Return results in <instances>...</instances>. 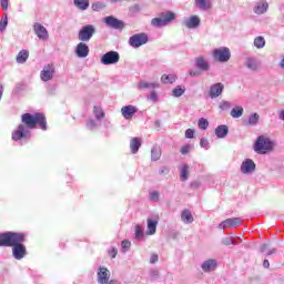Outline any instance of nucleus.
<instances>
[{
  "label": "nucleus",
  "instance_id": "obj_63",
  "mask_svg": "<svg viewBox=\"0 0 284 284\" xmlns=\"http://www.w3.org/2000/svg\"><path fill=\"white\" fill-rule=\"evenodd\" d=\"M280 68L281 70H284V57L282 58V60L280 61Z\"/></svg>",
  "mask_w": 284,
  "mask_h": 284
},
{
  "label": "nucleus",
  "instance_id": "obj_41",
  "mask_svg": "<svg viewBox=\"0 0 284 284\" xmlns=\"http://www.w3.org/2000/svg\"><path fill=\"white\" fill-rule=\"evenodd\" d=\"M189 172H190V166H187V164H183L181 168V175H180L181 181H185L187 179Z\"/></svg>",
  "mask_w": 284,
  "mask_h": 284
},
{
  "label": "nucleus",
  "instance_id": "obj_27",
  "mask_svg": "<svg viewBox=\"0 0 284 284\" xmlns=\"http://www.w3.org/2000/svg\"><path fill=\"white\" fill-rule=\"evenodd\" d=\"M160 17L163 19L165 26H169V23H172L176 19V14L171 11L162 12Z\"/></svg>",
  "mask_w": 284,
  "mask_h": 284
},
{
  "label": "nucleus",
  "instance_id": "obj_21",
  "mask_svg": "<svg viewBox=\"0 0 284 284\" xmlns=\"http://www.w3.org/2000/svg\"><path fill=\"white\" fill-rule=\"evenodd\" d=\"M267 8H270V4H267L265 0H262L255 3L253 10L255 14H265V12H267Z\"/></svg>",
  "mask_w": 284,
  "mask_h": 284
},
{
  "label": "nucleus",
  "instance_id": "obj_13",
  "mask_svg": "<svg viewBox=\"0 0 284 284\" xmlns=\"http://www.w3.org/2000/svg\"><path fill=\"white\" fill-rule=\"evenodd\" d=\"M74 53L77 54L78 59H85L90 54V47H88L85 42H80L77 44Z\"/></svg>",
  "mask_w": 284,
  "mask_h": 284
},
{
  "label": "nucleus",
  "instance_id": "obj_47",
  "mask_svg": "<svg viewBox=\"0 0 284 284\" xmlns=\"http://www.w3.org/2000/svg\"><path fill=\"white\" fill-rule=\"evenodd\" d=\"M220 110H230L232 103L230 101H222L219 105Z\"/></svg>",
  "mask_w": 284,
  "mask_h": 284
},
{
  "label": "nucleus",
  "instance_id": "obj_29",
  "mask_svg": "<svg viewBox=\"0 0 284 284\" xmlns=\"http://www.w3.org/2000/svg\"><path fill=\"white\" fill-rule=\"evenodd\" d=\"M141 148V139L139 138H133L130 141V150L132 154H136L139 152V149Z\"/></svg>",
  "mask_w": 284,
  "mask_h": 284
},
{
  "label": "nucleus",
  "instance_id": "obj_32",
  "mask_svg": "<svg viewBox=\"0 0 284 284\" xmlns=\"http://www.w3.org/2000/svg\"><path fill=\"white\" fill-rule=\"evenodd\" d=\"M29 57L30 52H28V50H21L17 55V63H26Z\"/></svg>",
  "mask_w": 284,
  "mask_h": 284
},
{
  "label": "nucleus",
  "instance_id": "obj_9",
  "mask_svg": "<svg viewBox=\"0 0 284 284\" xmlns=\"http://www.w3.org/2000/svg\"><path fill=\"white\" fill-rule=\"evenodd\" d=\"M256 170V163L252 159H245L240 168L242 174H252Z\"/></svg>",
  "mask_w": 284,
  "mask_h": 284
},
{
  "label": "nucleus",
  "instance_id": "obj_28",
  "mask_svg": "<svg viewBox=\"0 0 284 284\" xmlns=\"http://www.w3.org/2000/svg\"><path fill=\"white\" fill-rule=\"evenodd\" d=\"M181 221H183L186 225L194 223V216H192V212H190V210L182 211Z\"/></svg>",
  "mask_w": 284,
  "mask_h": 284
},
{
  "label": "nucleus",
  "instance_id": "obj_18",
  "mask_svg": "<svg viewBox=\"0 0 284 284\" xmlns=\"http://www.w3.org/2000/svg\"><path fill=\"white\" fill-rule=\"evenodd\" d=\"M110 281V270L105 267H99L98 270V283L105 284Z\"/></svg>",
  "mask_w": 284,
  "mask_h": 284
},
{
  "label": "nucleus",
  "instance_id": "obj_39",
  "mask_svg": "<svg viewBox=\"0 0 284 284\" xmlns=\"http://www.w3.org/2000/svg\"><path fill=\"white\" fill-rule=\"evenodd\" d=\"M254 45L257 50L265 48V38L258 36L254 39Z\"/></svg>",
  "mask_w": 284,
  "mask_h": 284
},
{
  "label": "nucleus",
  "instance_id": "obj_46",
  "mask_svg": "<svg viewBox=\"0 0 284 284\" xmlns=\"http://www.w3.org/2000/svg\"><path fill=\"white\" fill-rule=\"evenodd\" d=\"M222 244L227 246V245H237L239 243L234 241V237L230 236V237H224L222 240Z\"/></svg>",
  "mask_w": 284,
  "mask_h": 284
},
{
  "label": "nucleus",
  "instance_id": "obj_6",
  "mask_svg": "<svg viewBox=\"0 0 284 284\" xmlns=\"http://www.w3.org/2000/svg\"><path fill=\"white\" fill-rule=\"evenodd\" d=\"M150 41V38L146 33H135L129 39V44L131 48H141V45H145Z\"/></svg>",
  "mask_w": 284,
  "mask_h": 284
},
{
  "label": "nucleus",
  "instance_id": "obj_33",
  "mask_svg": "<svg viewBox=\"0 0 284 284\" xmlns=\"http://www.w3.org/2000/svg\"><path fill=\"white\" fill-rule=\"evenodd\" d=\"M93 114L97 119V121H101V119L105 118V112H103V108L95 105L93 106Z\"/></svg>",
  "mask_w": 284,
  "mask_h": 284
},
{
  "label": "nucleus",
  "instance_id": "obj_16",
  "mask_svg": "<svg viewBox=\"0 0 284 284\" xmlns=\"http://www.w3.org/2000/svg\"><path fill=\"white\" fill-rule=\"evenodd\" d=\"M241 225L240 217L226 219L219 224L220 230H227V227H239Z\"/></svg>",
  "mask_w": 284,
  "mask_h": 284
},
{
  "label": "nucleus",
  "instance_id": "obj_19",
  "mask_svg": "<svg viewBox=\"0 0 284 284\" xmlns=\"http://www.w3.org/2000/svg\"><path fill=\"white\" fill-rule=\"evenodd\" d=\"M195 65L199 70H202V72H207L210 70V62H207V59L203 55L195 59Z\"/></svg>",
  "mask_w": 284,
  "mask_h": 284
},
{
  "label": "nucleus",
  "instance_id": "obj_25",
  "mask_svg": "<svg viewBox=\"0 0 284 284\" xmlns=\"http://www.w3.org/2000/svg\"><path fill=\"white\" fill-rule=\"evenodd\" d=\"M229 132L230 129H227V125L222 124L215 129V135L217 136V139H225Z\"/></svg>",
  "mask_w": 284,
  "mask_h": 284
},
{
  "label": "nucleus",
  "instance_id": "obj_45",
  "mask_svg": "<svg viewBox=\"0 0 284 284\" xmlns=\"http://www.w3.org/2000/svg\"><path fill=\"white\" fill-rule=\"evenodd\" d=\"M141 12V7L139 4H133L129 8V14L134 17V14H139Z\"/></svg>",
  "mask_w": 284,
  "mask_h": 284
},
{
  "label": "nucleus",
  "instance_id": "obj_43",
  "mask_svg": "<svg viewBox=\"0 0 284 284\" xmlns=\"http://www.w3.org/2000/svg\"><path fill=\"white\" fill-rule=\"evenodd\" d=\"M8 28V13H4V17L0 20V32H6Z\"/></svg>",
  "mask_w": 284,
  "mask_h": 284
},
{
  "label": "nucleus",
  "instance_id": "obj_57",
  "mask_svg": "<svg viewBox=\"0 0 284 284\" xmlns=\"http://www.w3.org/2000/svg\"><path fill=\"white\" fill-rule=\"evenodd\" d=\"M2 10H8V0H1Z\"/></svg>",
  "mask_w": 284,
  "mask_h": 284
},
{
  "label": "nucleus",
  "instance_id": "obj_26",
  "mask_svg": "<svg viewBox=\"0 0 284 284\" xmlns=\"http://www.w3.org/2000/svg\"><path fill=\"white\" fill-rule=\"evenodd\" d=\"M195 6L200 10L207 11L212 8V0H195Z\"/></svg>",
  "mask_w": 284,
  "mask_h": 284
},
{
  "label": "nucleus",
  "instance_id": "obj_54",
  "mask_svg": "<svg viewBox=\"0 0 284 284\" xmlns=\"http://www.w3.org/2000/svg\"><path fill=\"white\" fill-rule=\"evenodd\" d=\"M185 138H186V139H194V130L187 129V130L185 131Z\"/></svg>",
  "mask_w": 284,
  "mask_h": 284
},
{
  "label": "nucleus",
  "instance_id": "obj_23",
  "mask_svg": "<svg viewBox=\"0 0 284 284\" xmlns=\"http://www.w3.org/2000/svg\"><path fill=\"white\" fill-rule=\"evenodd\" d=\"M245 65L248 70H251L252 72H256L258 70V60L256 58H247Z\"/></svg>",
  "mask_w": 284,
  "mask_h": 284
},
{
  "label": "nucleus",
  "instance_id": "obj_35",
  "mask_svg": "<svg viewBox=\"0 0 284 284\" xmlns=\"http://www.w3.org/2000/svg\"><path fill=\"white\" fill-rule=\"evenodd\" d=\"M161 159V148L153 146L151 149V161H159Z\"/></svg>",
  "mask_w": 284,
  "mask_h": 284
},
{
  "label": "nucleus",
  "instance_id": "obj_31",
  "mask_svg": "<svg viewBox=\"0 0 284 284\" xmlns=\"http://www.w3.org/2000/svg\"><path fill=\"white\" fill-rule=\"evenodd\" d=\"M135 241H143L145 233L143 232V226L141 224H136L134 229Z\"/></svg>",
  "mask_w": 284,
  "mask_h": 284
},
{
  "label": "nucleus",
  "instance_id": "obj_59",
  "mask_svg": "<svg viewBox=\"0 0 284 284\" xmlns=\"http://www.w3.org/2000/svg\"><path fill=\"white\" fill-rule=\"evenodd\" d=\"M99 8H101V3L97 2V3L92 4L93 10H99Z\"/></svg>",
  "mask_w": 284,
  "mask_h": 284
},
{
  "label": "nucleus",
  "instance_id": "obj_17",
  "mask_svg": "<svg viewBox=\"0 0 284 284\" xmlns=\"http://www.w3.org/2000/svg\"><path fill=\"white\" fill-rule=\"evenodd\" d=\"M104 23L109 26V28H113V30H123V21L112 16L106 17Z\"/></svg>",
  "mask_w": 284,
  "mask_h": 284
},
{
  "label": "nucleus",
  "instance_id": "obj_12",
  "mask_svg": "<svg viewBox=\"0 0 284 284\" xmlns=\"http://www.w3.org/2000/svg\"><path fill=\"white\" fill-rule=\"evenodd\" d=\"M33 31L37 34L38 39H40L41 41H48L50 37L48 34V29H45V27H43L41 23L36 22L33 26Z\"/></svg>",
  "mask_w": 284,
  "mask_h": 284
},
{
  "label": "nucleus",
  "instance_id": "obj_37",
  "mask_svg": "<svg viewBox=\"0 0 284 284\" xmlns=\"http://www.w3.org/2000/svg\"><path fill=\"white\" fill-rule=\"evenodd\" d=\"M151 26H153V28H163L168 24H165L164 20L160 17V18H153L151 20Z\"/></svg>",
  "mask_w": 284,
  "mask_h": 284
},
{
  "label": "nucleus",
  "instance_id": "obj_15",
  "mask_svg": "<svg viewBox=\"0 0 284 284\" xmlns=\"http://www.w3.org/2000/svg\"><path fill=\"white\" fill-rule=\"evenodd\" d=\"M136 112H139V109L134 105H125L121 109V114L126 121L132 120V116H134Z\"/></svg>",
  "mask_w": 284,
  "mask_h": 284
},
{
  "label": "nucleus",
  "instance_id": "obj_52",
  "mask_svg": "<svg viewBox=\"0 0 284 284\" xmlns=\"http://www.w3.org/2000/svg\"><path fill=\"white\" fill-rule=\"evenodd\" d=\"M150 200L156 203L159 201V191L151 192Z\"/></svg>",
  "mask_w": 284,
  "mask_h": 284
},
{
  "label": "nucleus",
  "instance_id": "obj_24",
  "mask_svg": "<svg viewBox=\"0 0 284 284\" xmlns=\"http://www.w3.org/2000/svg\"><path fill=\"white\" fill-rule=\"evenodd\" d=\"M156 225H159V221L148 219V234L149 236H154L156 234Z\"/></svg>",
  "mask_w": 284,
  "mask_h": 284
},
{
  "label": "nucleus",
  "instance_id": "obj_11",
  "mask_svg": "<svg viewBox=\"0 0 284 284\" xmlns=\"http://www.w3.org/2000/svg\"><path fill=\"white\" fill-rule=\"evenodd\" d=\"M41 81L48 82L54 79V65L48 64L40 72Z\"/></svg>",
  "mask_w": 284,
  "mask_h": 284
},
{
  "label": "nucleus",
  "instance_id": "obj_30",
  "mask_svg": "<svg viewBox=\"0 0 284 284\" xmlns=\"http://www.w3.org/2000/svg\"><path fill=\"white\" fill-rule=\"evenodd\" d=\"M73 4L78 10L84 11L90 8V0H73Z\"/></svg>",
  "mask_w": 284,
  "mask_h": 284
},
{
  "label": "nucleus",
  "instance_id": "obj_61",
  "mask_svg": "<svg viewBox=\"0 0 284 284\" xmlns=\"http://www.w3.org/2000/svg\"><path fill=\"white\" fill-rule=\"evenodd\" d=\"M2 97H3V84L0 83V101H1Z\"/></svg>",
  "mask_w": 284,
  "mask_h": 284
},
{
  "label": "nucleus",
  "instance_id": "obj_49",
  "mask_svg": "<svg viewBox=\"0 0 284 284\" xmlns=\"http://www.w3.org/2000/svg\"><path fill=\"white\" fill-rule=\"evenodd\" d=\"M131 245H132V243L128 240H124L121 243V247L124 252H128V250H130Z\"/></svg>",
  "mask_w": 284,
  "mask_h": 284
},
{
  "label": "nucleus",
  "instance_id": "obj_64",
  "mask_svg": "<svg viewBox=\"0 0 284 284\" xmlns=\"http://www.w3.org/2000/svg\"><path fill=\"white\" fill-rule=\"evenodd\" d=\"M151 276H159V271H151Z\"/></svg>",
  "mask_w": 284,
  "mask_h": 284
},
{
  "label": "nucleus",
  "instance_id": "obj_44",
  "mask_svg": "<svg viewBox=\"0 0 284 284\" xmlns=\"http://www.w3.org/2000/svg\"><path fill=\"white\" fill-rule=\"evenodd\" d=\"M183 94H185V89H183L181 87H176L172 91V97H175L176 99H179V97H183Z\"/></svg>",
  "mask_w": 284,
  "mask_h": 284
},
{
  "label": "nucleus",
  "instance_id": "obj_2",
  "mask_svg": "<svg viewBox=\"0 0 284 284\" xmlns=\"http://www.w3.org/2000/svg\"><path fill=\"white\" fill-rule=\"evenodd\" d=\"M23 241H26V235L22 233H0V247H12V245H17V243H23Z\"/></svg>",
  "mask_w": 284,
  "mask_h": 284
},
{
  "label": "nucleus",
  "instance_id": "obj_60",
  "mask_svg": "<svg viewBox=\"0 0 284 284\" xmlns=\"http://www.w3.org/2000/svg\"><path fill=\"white\" fill-rule=\"evenodd\" d=\"M263 267H265L267 270V267H270V261L264 260Z\"/></svg>",
  "mask_w": 284,
  "mask_h": 284
},
{
  "label": "nucleus",
  "instance_id": "obj_14",
  "mask_svg": "<svg viewBox=\"0 0 284 284\" xmlns=\"http://www.w3.org/2000/svg\"><path fill=\"white\" fill-rule=\"evenodd\" d=\"M223 90H225V87L221 82L211 85L209 91L210 99H219L223 94Z\"/></svg>",
  "mask_w": 284,
  "mask_h": 284
},
{
  "label": "nucleus",
  "instance_id": "obj_50",
  "mask_svg": "<svg viewBox=\"0 0 284 284\" xmlns=\"http://www.w3.org/2000/svg\"><path fill=\"white\" fill-rule=\"evenodd\" d=\"M149 101H152L153 103H156V101H159V94H156V91H152L150 93Z\"/></svg>",
  "mask_w": 284,
  "mask_h": 284
},
{
  "label": "nucleus",
  "instance_id": "obj_20",
  "mask_svg": "<svg viewBox=\"0 0 284 284\" xmlns=\"http://www.w3.org/2000/svg\"><path fill=\"white\" fill-rule=\"evenodd\" d=\"M136 88L138 90H156V88H160V84L158 82H148L145 80H141Z\"/></svg>",
  "mask_w": 284,
  "mask_h": 284
},
{
  "label": "nucleus",
  "instance_id": "obj_48",
  "mask_svg": "<svg viewBox=\"0 0 284 284\" xmlns=\"http://www.w3.org/2000/svg\"><path fill=\"white\" fill-rule=\"evenodd\" d=\"M200 145L201 148H203L204 150H210V141H207V139L202 138L200 141Z\"/></svg>",
  "mask_w": 284,
  "mask_h": 284
},
{
  "label": "nucleus",
  "instance_id": "obj_5",
  "mask_svg": "<svg viewBox=\"0 0 284 284\" xmlns=\"http://www.w3.org/2000/svg\"><path fill=\"white\" fill-rule=\"evenodd\" d=\"M97 32V28L92 24H87L81 28V30L78 33L79 41L88 42L92 37H94V33Z\"/></svg>",
  "mask_w": 284,
  "mask_h": 284
},
{
  "label": "nucleus",
  "instance_id": "obj_53",
  "mask_svg": "<svg viewBox=\"0 0 284 284\" xmlns=\"http://www.w3.org/2000/svg\"><path fill=\"white\" fill-rule=\"evenodd\" d=\"M116 254H119L116 247H111L109 251V255L111 256V258H116Z\"/></svg>",
  "mask_w": 284,
  "mask_h": 284
},
{
  "label": "nucleus",
  "instance_id": "obj_8",
  "mask_svg": "<svg viewBox=\"0 0 284 284\" xmlns=\"http://www.w3.org/2000/svg\"><path fill=\"white\" fill-rule=\"evenodd\" d=\"M182 26L187 28V30H196V28L201 26V18H199V16H191L190 18H185L182 22Z\"/></svg>",
  "mask_w": 284,
  "mask_h": 284
},
{
  "label": "nucleus",
  "instance_id": "obj_51",
  "mask_svg": "<svg viewBox=\"0 0 284 284\" xmlns=\"http://www.w3.org/2000/svg\"><path fill=\"white\" fill-rule=\"evenodd\" d=\"M87 128H88L89 130H95V128H97V121H94L93 119L88 120V122H87Z\"/></svg>",
  "mask_w": 284,
  "mask_h": 284
},
{
  "label": "nucleus",
  "instance_id": "obj_42",
  "mask_svg": "<svg viewBox=\"0 0 284 284\" xmlns=\"http://www.w3.org/2000/svg\"><path fill=\"white\" fill-rule=\"evenodd\" d=\"M197 126L200 128V130H205L206 128H210V122L207 121V119L201 118L197 121Z\"/></svg>",
  "mask_w": 284,
  "mask_h": 284
},
{
  "label": "nucleus",
  "instance_id": "obj_7",
  "mask_svg": "<svg viewBox=\"0 0 284 284\" xmlns=\"http://www.w3.org/2000/svg\"><path fill=\"white\" fill-rule=\"evenodd\" d=\"M121 55L116 51H109L104 53L100 60L102 65H116V62L120 61Z\"/></svg>",
  "mask_w": 284,
  "mask_h": 284
},
{
  "label": "nucleus",
  "instance_id": "obj_3",
  "mask_svg": "<svg viewBox=\"0 0 284 284\" xmlns=\"http://www.w3.org/2000/svg\"><path fill=\"white\" fill-rule=\"evenodd\" d=\"M274 142L264 135L257 138L254 144V151L256 154H267L274 150Z\"/></svg>",
  "mask_w": 284,
  "mask_h": 284
},
{
  "label": "nucleus",
  "instance_id": "obj_34",
  "mask_svg": "<svg viewBox=\"0 0 284 284\" xmlns=\"http://www.w3.org/2000/svg\"><path fill=\"white\" fill-rule=\"evenodd\" d=\"M243 106H235L231 110V116L233 119H241V116H243Z\"/></svg>",
  "mask_w": 284,
  "mask_h": 284
},
{
  "label": "nucleus",
  "instance_id": "obj_56",
  "mask_svg": "<svg viewBox=\"0 0 284 284\" xmlns=\"http://www.w3.org/2000/svg\"><path fill=\"white\" fill-rule=\"evenodd\" d=\"M159 262V255L158 254H151L150 263L154 265V263Z\"/></svg>",
  "mask_w": 284,
  "mask_h": 284
},
{
  "label": "nucleus",
  "instance_id": "obj_4",
  "mask_svg": "<svg viewBox=\"0 0 284 284\" xmlns=\"http://www.w3.org/2000/svg\"><path fill=\"white\" fill-rule=\"evenodd\" d=\"M212 55H213V59L215 61H219L220 63H227V61L232 59V52L227 47L214 49Z\"/></svg>",
  "mask_w": 284,
  "mask_h": 284
},
{
  "label": "nucleus",
  "instance_id": "obj_38",
  "mask_svg": "<svg viewBox=\"0 0 284 284\" xmlns=\"http://www.w3.org/2000/svg\"><path fill=\"white\" fill-rule=\"evenodd\" d=\"M260 252L262 254H266L267 256H272V254H275L276 253V250L273 248V250H270V247L267 246V244H262L260 246Z\"/></svg>",
  "mask_w": 284,
  "mask_h": 284
},
{
  "label": "nucleus",
  "instance_id": "obj_58",
  "mask_svg": "<svg viewBox=\"0 0 284 284\" xmlns=\"http://www.w3.org/2000/svg\"><path fill=\"white\" fill-rule=\"evenodd\" d=\"M189 74H190V77H199V71H194V70H191L190 72H189Z\"/></svg>",
  "mask_w": 284,
  "mask_h": 284
},
{
  "label": "nucleus",
  "instance_id": "obj_1",
  "mask_svg": "<svg viewBox=\"0 0 284 284\" xmlns=\"http://www.w3.org/2000/svg\"><path fill=\"white\" fill-rule=\"evenodd\" d=\"M21 122L16 131L12 133L13 141H21V139H30V130H34L39 125L40 130H48V122L43 113H24L22 114Z\"/></svg>",
  "mask_w": 284,
  "mask_h": 284
},
{
  "label": "nucleus",
  "instance_id": "obj_62",
  "mask_svg": "<svg viewBox=\"0 0 284 284\" xmlns=\"http://www.w3.org/2000/svg\"><path fill=\"white\" fill-rule=\"evenodd\" d=\"M278 119H281V121H284V110L280 111Z\"/></svg>",
  "mask_w": 284,
  "mask_h": 284
},
{
  "label": "nucleus",
  "instance_id": "obj_10",
  "mask_svg": "<svg viewBox=\"0 0 284 284\" xmlns=\"http://www.w3.org/2000/svg\"><path fill=\"white\" fill-rule=\"evenodd\" d=\"M23 242H19L12 245V254L13 258L17 261H21L27 254L26 246L22 244Z\"/></svg>",
  "mask_w": 284,
  "mask_h": 284
},
{
  "label": "nucleus",
  "instance_id": "obj_55",
  "mask_svg": "<svg viewBox=\"0 0 284 284\" xmlns=\"http://www.w3.org/2000/svg\"><path fill=\"white\" fill-rule=\"evenodd\" d=\"M190 150H192V146L190 144H186V145L182 146L181 154H187L190 152Z\"/></svg>",
  "mask_w": 284,
  "mask_h": 284
},
{
  "label": "nucleus",
  "instance_id": "obj_40",
  "mask_svg": "<svg viewBox=\"0 0 284 284\" xmlns=\"http://www.w3.org/2000/svg\"><path fill=\"white\" fill-rule=\"evenodd\" d=\"M162 83H174L176 81V77L174 74H163L161 77Z\"/></svg>",
  "mask_w": 284,
  "mask_h": 284
},
{
  "label": "nucleus",
  "instance_id": "obj_36",
  "mask_svg": "<svg viewBox=\"0 0 284 284\" xmlns=\"http://www.w3.org/2000/svg\"><path fill=\"white\" fill-rule=\"evenodd\" d=\"M261 116L258 115V113H252L248 116L247 125H258Z\"/></svg>",
  "mask_w": 284,
  "mask_h": 284
},
{
  "label": "nucleus",
  "instance_id": "obj_22",
  "mask_svg": "<svg viewBox=\"0 0 284 284\" xmlns=\"http://www.w3.org/2000/svg\"><path fill=\"white\" fill-rule=\"evenodd\" d=\"M216 260H206L202 263L201 267L204 272H214L216 270Z\"/></svg>",
  "mask_w": 284,
  "mask_h": 284
}]
</instances>
